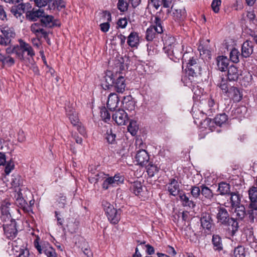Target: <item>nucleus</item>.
<instances>
[{
	"instance_id": "obj_1",
	"label": "nucleus",
	"mask_w": 257,
	"mask_h": 257,
	"mask_svg": "<svg viewBox=\"0 0 257 257\" xmlns=\"http://www.w3.org/2000/svg\"><path fill=\"white\" fill-rule=\"evenodd\" d=\"M233 209L234 210V212L237 219L243 220L244 219H246V220L249 222H254V219L257 215V210L250 208L249 204L246 209L243 204L233 207Z\"/></svg>"
},
{
	"instance_id": "obj_2",
	"label": "nucleus",
	"mask_w": 257,
	"mask_h": 257,
	"mask_svg": "<svg viewBox=\"0 0 257 257\" xmlns=\"http://www.w3.org/2000/svg\"><path fill=\"white\" fill-rule=\"evenodd\" d=\"M210 215L216 216L217 222L226 225L229 221V214L223 207H221L219 203L212 202L210 204Z\"/></svg>"
},
{
	"instance_id": "obj_3",
	"label": "nucleus",
	"mask_w": 257,
	"mask_h": 257,
	"mask_svg": "<svg viewBox=\"0 0 257 257\" xmlns=\"http://www.w3.org/2000/svg\"><path fill=\"white\" fill-rule=\"evenodd\" d=\"M102 205L110 223L117 224L120 220L121 210L115 209L112 205L106 201H103Z\"/></svg>"
},
{
	"instance_id": "obj_4",
	"label": "nucleus",
	"mask_w": 257,
	"mask_h": 257,
	"mask_svg": "<svg viewBox=\"0 0 257 257\" xmlns=\"http://www.w3.org/2000/svg\"><path fill=\"white\" fill-rule=\"evenodd\" d=\"M163 32L162 21L159 17H155L154 25L150 26L146 31V39L148 41H152L157 33L161 34Z\"/></svg>"
},
{
	"instance_id": "obj_5",
	"label": "nucleus",
	"mask_w": 257,
	"mask_h": 257,
	"mask_svg": "<svg viewBox=\"0 0 257 257\" xmlns=\"http://www.w3.org/2000/svg\"><path fill=\"white\" fill-rule=\"evenodd\" d=\"M19 45L14 49V52L19 59L21 60L24 59V54L25 52L27 53V55L31 57H33L35 56V52L29 44L22 39L19 40Z\"/></svg>"
},
{
	"instance_id": "obj_6",
	"label": "nucleus",
	"mask_w": 257,
	"mask_h": 257,
	"mask_svg": "<svg viewBox=\"0 0 257 257\" xmlns=\"http://www.w3.org/2000/svg\"><path fill=\"white\" fill-rule=\"evenodd\" d=\"M188 58L189 59L185 61L186 64V70L189 77V79L192 82V78L196 77L197 73L202 74V68L197 65L196 59H193V57H191L190 55L188 56Z\"/></svg>"
},
{
	"instance_id": "obj_7",
	"label": "nucleus",
	"mask_w": 257,
	"mask_h": 257,
	"mask_svg": "<svg viewBox=\"0 0 257 257\" xmlns=\"http://www.w3.org/2000/svg\"><path fill=\"white\" fill-rule=\"evenodd\" d=\"M39 238L38 237L34 240V244L35 248L40 254L44 253L48 257H57L55 249L48 242L39 243Z\"/></svg>"
},
{
	"instance_id": "obj_8",
	"label": "nucleus",
	"mask_w": 257,
	"mask_h": 257,
	"mask_svg": "<svg viewBox=\"0 0 257 257\" xmlns=\"http://www.w3.org/2000/svg\"><path fill=\"white\" fill-rule=\"evenodd\" d=\"M124 181V177L119 174H115L113 177H110L107 174L102 184V187L107 190L110 187H116L122 184Z\"/></svg>"
},
{
	"instance_id": "obj_9",
	"label": "nucleus",
	"mask_w": 257,
	"mask_h": 257,
	"mask_svg": "<svg viewBox=\"0 0 257 257\" xmlns=\"http://www.w3.org/2000/svg\"><path fill=\"white\" fill-rule=\"evenodd\" d=\"M166 54L169 57L170 59L174 61H176L177 60H178L182 58L183 68H184L185 61H186V59H187L188 56L191 54L189 53H186L182 55V52H181L180 46L179 44L176 46L175 47H173V48H172L170 51V52H167Z\"/></svg>"
},
{
	"instance_id": "obj_10",
	"label": "nucleus",
	"mask_w": 257,
	"mask_h": 257,
	"mask_svg": "<svg viewBox=\"0 0 257 257\" xmlns=\"http://www.w3.org/2000/svg\"><path fill=\"white\" fill-rule=\"evenodd\" d=\"M3 228L6 237L10 239H14L17 234L16 221H13L12 223H4Z\"/></svg>"
},
{
	"instance_id": "obj_11",
	"label": "nucleus",
	"mask_w": 257,
	"mask_h": 257,
	"mask_svg": "<svg viewBox=\"0 0 257 257\" xmlns=\"http://www.w3.org/2000/svg\"><path fill=\"white\" fill-rule=\"evenodd\" d=\"M30 30L37 37H43L45 39L48 37V33L44 30V26L40 22L32 24L30 27Z\"/></svg>"
},
{
	"instance_id": "obj_12",
	"label": "nucleus",
	"mask_w": 257,
	"mask_h": 257,
	"mask_svg": "<svg viewBox=\"0 0 257 257\" xmlns=\"http://www.w3.org/2000/svg\"><path fill=\"white\" fill-rule=\"evenodd\" d=\"M112 118L118 125H125L128 120L127 113L121 109H118L112 114Z\"/></svg>"
},
{
	"instance_id": "obj_13",
	"label": "nucleus",
	"mask_w": 257,
	"mask_h": 257,
	"mask_svg": "<svg viewBox=\"0 0 257 257\" xmlns=\"http://www.w3.org/2000/svg\"><path fill=\"white\" fill-rule=\"evenodd\" d=\"M136 160L139 165L144 166L149 162V156L145 150H140L137 152Z\"/></svg>"
},
{
	"instance_id": "obj_14",
	"label": "nucleus",
	"mask_w": 257,
	"mask_h": 257,
	"mask_svg": "<svg viewBox=\"0 0 257 257\" xmlns=\"http://www.w3.org/2000/svg\"><path fill=\"white\" fill-rule=\"evenodd\" d=\"M125 81L124 77L119 76L117 78H115L112 87H113L117 93H122L125 90L126 84Z\"/></svg>"
},
{
	"instance_id": "obj_15",
	"label": "nucleus",
	"mask_w": 257,
	"mask_h": 257,
	"mask_svg": "<svg viewBox=\"0 0 257 257\" xmlns=\"http://www.w3.org/2000/svg\"><path fill=\"white\" fill-rule=\"evenodd\" d=\"M66 113L71 123L73 125H77L79 123L77 113L75 111L74 108L70 105L66 107Z\"/></svg>"
},
{
	"instance_id": "obj_16",
	"label": "nucleus",
	"mask_w": 257,
	"mask_h": 257,
	"mask_svg": "<svg viewBox=\"0 0 257 257\" xmlns=\"http://www.w3.org/2000/svg\"><path fill=\"white\" fill-rule=\"evenodd\" d=\"M40 23L44 27L48 28H52L54 26H60L58 21L55 20L53 16L51 15L42 16L40 20Z\"/></svg>"
},
{
	"instance_id": "obj_17",
	"label": "nucleus",
	"mask_w": 257,
	"mask_h": 257,
	"mask_svg": "<svg viewBox=\"0 0 257 257\" xmlns=\"http://www.w3.org/2000/svg\"><path fill=\"white\" fill-rule=\"evenodd\" d=\"M253 50V43L247 40L242 45L241 56L244 58H247L252 53Z\"/></svg>"
},
{
	"instance_id": "obj_18",
	"label": "nucleus",
	"mask_w": 257,
	"mask_h": 257,
	"mask_svg": "<svg viewBox=\"0 0 257 257\" xmlns=\"http://www.w3.org/2000/svg\"><path fill=\"white\" fill-rule=\"evenodd\" d=\"M164 49L166 53L167 52H170V51L173 47L178 45L176 42L175 38L171 36H166L164 37Z\"/></svg>"
},
{
	"instance_id": "obj_19",
	"label": "nucleus",
	"mask_w": 257,
	"mask_h": 257,
	"mask_svg": "<svg viewBox=\"0 0 257 257\" xmlns=\"http://www.w3.org/2000/svg\"><path fill=\"white\" fill-rule=\"evenodd\" d=\"M119 99L115 93H111L108 96L107 107L111 111L114 110L117 107Z\"/></svg>"
},
{
	"instance_id": "obj_20",
	"label": "nucleus",
	"mask_w": 257,
	"mask_h": 257,
	"mask_svg": "<svg viewBox=\"0 0 257 257\" xmlns=\"http://www.w3.org/2000/svg\"><path fill=\"white\" fill-rule=\"evenodd\" d=\"M212 247L213 249L217 252L223 250V245L221 237L218 234H213L212 239Z\"/></svg>"
},
{
	"instance_id": "obj_21",
	"label": "nucleus",
	"mask_w": 257,
	"mask_h": 257,
	"mask_svg": "<svg viewBox=\"0 0 257 257\" xmlns=\"http://www.w3.org/2000/svg\"><path fill=\"white\" fill-rule=\"evenodd\" d=\"M228 96L230 97L234 102H238L242 98V94L240 90L236 87L232 86L229 88Z\"/></svg>"
},
{
	"instance_id": "obj_22",
	"label": "nucleus",
	"mask_w": 257,
	"mask_h": 257,
	"mask_svg": "<svg viewBox=\"0 0 257 257\" xmlns=\"http://www.w3.org/2000/svg\"><path fill=\"white\" fill-rule=\"evenodd\" d=\"M168 190L170 194L173 196H176L180 191L179 185L178 181L175 179L170 180V182L167 185Z\"/></svg>"
},
{
	"instance_id": "obj_23",
	"label": "nucleus",
	"mask_w": 257,
	"mask_h": 257,
	"mask_svg": "<svg viewBox=\"0 0 257 257\" xmlns=\"http://www.w3.org/2000/svg\"><path fill=\"white\" fill-rule=\"evenodd\" d=\"M240 73L238 68L234 65H230L228 68L227 77L229 81H236Z\"/></svg>"
},
{
	"instance_id": "obj_24",
	"label": "nucleus",
	"mask_w": 257,
	"mask_h": 257,
	"mask_svg": "<svg viewBox=\"0 0 257 257\" xmlns=\"http://www.w3.org/2000/svg\"><path fill=\"white\" fill-rule=\"evenodd\" d=\"M127 44L132 48H137L140 43L139 36L138 33L133 32L127 37Z\"/></svg>"
},
{
	"instance_id": "obj_25",
	"label": "nucleus",
	"mask_w": 257,
	"mask_h": 257,
	"mask_svg": "<svg viewBox=\"0 0 257 257\" xmlns=\"http://www.w3.org/2000/svg\"><path fill=\"white\" fill-rule=\"evenodd\" d=\"M229 59L225 56H218L216 59L217 69L221 71H225L229 65Z\"/></svg>"
},
{
	"instance_id": "obj_26",
	"label": "nucleus",
	"mask_w": 257,
	"mask_h": 257,
	"mask_svg": "<svg viewBox=\"0 0 257 257\" xmlns=\"http://www.w3.org/2000/svg\"><path fill=\"white\" fill-rule=\"evenodd\" d=\"M229 195H230V202L228 203V204H230V207L231 208H233V207L241 205V198L238 192H231Z\"/></svg>"
},
{
	"instance_id": "obj_27",
	"label": "nucleus",
	"mask_w": 257,
	"mask_h": 257,
	"mask_svg": "<svg viewBox=\"0 0 257 257\" xmlns=\"http://www.w3.org/2000/svg\"><path fill=\"white\" fill-rule=\"evenodd\" d=\"M115 78L113 75L110 71L106 73L104 77V81L102 83V86L103 89H109L110 87H112Z\"/></svg>"
},
{
	"instance_id": "obj_28",
	"label": "nucleus",
	"mask_w": 257,
	"mask_h": 257,
	"mask_svg": "<svg viewBox=\"0 0 257 257\" xmlns=\"http://www.w3.org/2000/svg\"><path fill=\"white\" fill-rule=\"evenodd\" d=\"M122 103L123 107L128 111H131L135 109V102L131 96L124 97Z\"/></svg>"
},
{
	"instance_id": "obj_29",
	"label": "nucleus",
	"mask_w": 257,
	"mask_h": 257,
	"mask_svg": "<svg viewBox=\"0 0 257 257\" xmlns=\"http://www.w3.org/2000/svg\"><path fill=\"white\" fill-rule=\"evenodd\" d=\"M44 13V10L40 9L36 11L33 10L30 12L27 13L26 17L27 19L30 21H36L38 18L42 17Z\"/></svg>"
},
{
	"instance_id": "obj_30",
	"label": "nucleus",
	"mask_w": 257,
	"mask_h": 257,
	"mask_svg": "<svg viewBox=\"0 0 257 257\" xmlns=\"http://www.w3.org/2000/svg\"><path fill=\"white\" fill-rule=\"evenodd\" d=\"M15 63V59L10 56H4L2 54V58L0 61V69L3 68L5 65L11 67Z\"/></svg>"
},
{
	"instance_id": "obj_31",
	"label": "nucleus",
	"mask_w": 257,
	"mask_h": 257,
	"mask_svg": "<svg viewBox=\"0 0 257 257\" xmlns=\"http://www.w3.org/2000/svg\"><path fill=\"white\" fill-rule=\"evenodd\" d=\"M172 15L176 21H181L186 17V11L184 8L174 9Z\"/></svg>"
},
{
	"instance_id": "obj_32",
	"label": "nucleus",
	"mask_w": 257,
	"mask_h": 257,
	"mask_svg": "<svg viewBox=\"0 0 257 257\" xmlns=\"http://www.w3.org/2000/svg\"><path fill=\"white\" fill-rule=\"evenodd\" d=\"M104 16L107 18V22L102 23L100 25V28L101 31L103 32H107L108 31L110 28V24L109 22L111 20V14L108 11L103 12Z\"/></svg>"
},
{
	"instance_id": "obj_33",
	"label": "nucleus",
	"mask_w": 257,
	"mask_h": 257,
	"mask_svg": "<svg viewBox=\"0 0 257 257\" xmlns=\"http://www.w3.org/2000/svg\"><path fill=\"white\" fill-rule=\"evenodd\" d=\"M227 120V115L225 113L220 114L215 117L212 120L210 118V124L215 123L217 125L221 126L222 124L224 123Z\"/></svg>"
},
{
	"instance_id": "obj_34",
	"label": "nucleus",
	"mask_w": 257,
	"mask_h": 257,
	"mask_svg": "<svg viewBox=\"0 0 257 257\" xmlns=\"http://www.w3.org/2000/svg\"><path fill=\"white\" fill-rule=\"evenodd\" d=\"M179 198L183 206L192 208L195 206L194 202L190 200L185 193H180Z\"/></svg>"
},
{
	"instance_id": "obj_35",
	"label": "nucleus",
	"mask_w": 257,
	"mask_h": 257,
	"mask_svg": "<svg viewBox=\"0 0 257 257\" xmlns=\"http://www.w3.org/2000/svg\"><path fill=\"white\" fill-rule=\"evenodd\" d=\"M230 186L228 183L221 182L218 184V191L220 195H224L229 194Z\"/></svg>"
},
{
	"instance_id": "obj_36",
	"label": "nucleus",
	"mask_w": 257,
	"mask_h": 257,
	"mask_svg": "<svg viewBox=\"0 0 257 257\" xmlns=\"http://www.w3.org/2000/svg\"><path fill=\"white\" fill-rule=\"evenodd\" d=\"M131 190L137 196L141 195L143 190V186L140 181H135L132 183Z\"/></svg>"
},
{
	"instance_id": "obj_37",
	"label": "nucleus",
	"mask_w": 257,
	"mask_h": 257,
	"mask_svg": "<svg viewBox=\"0 0 257 257\" xmlns=\"http://www.w3.org/2000/svg\"><path fill=\"white\" fill-rule=\"evenodd\" d=\"M15 197V203L16 205L25 210L27 207V203L24 198L22 197V194L21 193H18L17 196H16Z\"/></svg>"
},
{
	"instance_id": "obj_38",
	"label": "nucleus",
	"mask_w": 257,
	"mask_h": 257,
	"mask_svg": "<svg viewBox=\"0 0 257 257\" xmlns=\"http://www.w3.org/2000/svg\"><path fill=\"white\" fill-rule=\"evenodd\" d=\"M200 52V57L203 60L207 61L209 59V50L207 46H205L203 44H200L198 48Z\"/></svg>"
},
{
	"instance_id": "obj_39",
	"label": "nucleus",
	"mask_w": 257,
	"mask_h": 257,
	"mask_svg": "<svg viewBox=\"0 0 257 257\" xmlns=\"http://www.w3.org/2000/svg\"><path fill=\"white\" fill-rule=\"evenodd\" d=\"M239 57L241 56L239 51L236 48L232 49L229 54L230 60L233 63H237L239 61Z\"/></svg>"
},
{
	"instance_id": "obj_40",
	"label": "nucleus",
	"mask_w": 257,
	"mask_h": 257,
	"mask_svg": "<svg viewBox=\"0 0 257 257\" xmlns=\"http://www.w3.org/2000/svg\"><path fill=\"white\" fill-rule=\"evenodd\" d=\"M2 32L6 40H9L10 43L11 41V38H14L15 36V33L13 30L9 28H4L2 30Z\"/></svg>"
},
{
	"instance_id": "obj_41",
	"label": "nucleus",
	"mask_w": 257,
	"mask_h": 257,
	"mask_svg": "<svg viewBox=\"0 0 257 257\" xmlns=\"http://www.w3.org/2000/svg\"><path fill=\"white\" fill-rule=\"evenodd\" d=\"M50 3H52V5L50 7V9H55L57 8L58 10H60L61 9L64 8L65 7V4L63 0H52V2H49Z\"/></svg>"
},
{
	"instance_id": "obj_42",
	"label": "nucleus",
	"mask_w": 257,
	"mask_h": 257,
	"mask_svg": "<svg viewBox=\"0 0 257 257\" xmlns=\"http://www.w3.org/2000/svg\"><path fill=\"white\" fill-rule=\"evenodd\" d=\"M234 257H245V252L244 247L241 245H238L234 249Z\"/></svg>"
},
{
	"instance_id": "obj_43",
	"label": "nucleus",
	"mask_w": 257,
	"mask_h": 257,
	"mask_svg": "<svg viewBox=\"0 0 257 257\" xmlns=\"http://www.w3.org/2000/svg\"><path fill=\"white\" fill-rule=\"evenodd\" d=\"M227 225H230L231 226V231L232 234H235L239 227L238 223L236 220L232 217L229 218V221L227 222Z\"/></svg>"
},
{
	"instance_id": "obj_44",
	"label": "nucleus",
	"mask_w": 257,
	"mask_h": 257,
	"mask_svg": "<svg viewBox=\"0 0 257 257\" xmlns=\"http://www.w3.org/2000/svg\"><path fill=\"white\" fill-rule=\"evenodd\" d=\"M127 130L132 135H135L138 130L137 122L135 120H131L127 127Z\"/></svg>"
},
{
	"instance_id": "obj_45",
	"label": "nucleus",
	"mask_w": 257,
	"mask_h": 257,
	"mask_svg": "<svg viewBox=\"0 0 257 257\" xmlns=\"http://www.w3.org/2000/svg\"><path fill=\"white\" fill-rule=\"evenodd\" d=\"M1 218L4 223H12L13 221H15L12 218L10 212H2Z\"/></svg>"
},
{
	"instance_id": "obj_46",
	"label": "nucleus",
	"mask_w": 257,
	"mask_h": 257,
	"mask_svg": "<svg viewBox=\"0 0 257 257\" xmlns=\"http://www.w3.org/2000/svg\"><path fill=\"white\" fill-rule=\"evenodd\" d=\"M115 138L116 135L112 133L111 130L107 131L106 139L109 144H114L116 142Z\"/></svg>"
},
{
	"instance_id": "obj_47",
	"label": "nucleus",
	"mask_w": 257,
	"mask_h": 257,
	"mask_svg": "<svg viewBox=\"0 0 257 257\" xmlns=\"http://www.w3.org/2000/svg\"><path fill=\"white\" fill-rule=\"evenodd\" d=\"M11 203L9 200H4L2 202L1 209V212H10Z\"/></svg>"
},
{
	"instance_id": "obj_48",
	"label": "nucleus",
	"mask_w": 257,
	"mask_h": 257,
	"mask_svg": "<svg viewBox=\"0 0 257 257\" xmlns=\"http://www.w3.org/2000/svg\"><path fill=\"white\" fill-rule=\"evenodd\" d=\"M117 6L120 12H124L127 10L128 4L125 0H118Z\"/></svg>"
},
{
	"instance_id": "obj_49",
	"label": "nucleus",
	"mask_w": 257,
	"mask_h": 257,
	"mask_svg": "<svg viewBox=\"0 0 257 257\" xmlns=\"http://www.w3.org/2000/svg\"><path fill=\"white\" fill-rule=\"evenodd\" d=\"M11 12L17 18H20L23 14L19 5L12 7Z\"/></svg>"
},
{
	"instance_id": "obj_50",
	"label": "nucleus",
	"mask_w": 257,
	"mask_h": 257,
	"mask_svg": "<svg viewBox=\"0 0 257 257\" xmlns=\"http://www.w3.org/2000/svg\"><path fill=\"white\" fill-rule=\"evenodd\" d=\"M5 165V173L6 175H9L14 169V163L12 160H10L7 163H6Z\"/></svg>"
},
{
	"instance_id": "obj_51",
	"label": "nucleus",
	"mask_w": 257,
	"mask_h": 257,
	"mask_svg": "<svg viewBox=\"0 0 257 257\" xmlns=\"http://www.w3.org/2000/svg\"><path fill=\"white\" fill-rule=\"evenodd\" d=\"M18 5L23 13H26V14H27V13L30 12L32 9V6L29 3H21Z\"/></svg>"
},
{
	"instance_id": "obj_52",
	"label": "nucleus",
	"mask_w": 257,
	"mask_h": 257,
	"mask_svg": "<svg viewBox=\"0 0 257 257\" xmlns=\"http://www.w3.org/2000/svg\"><path fill=\"white\" fill-rule=\"evenodd\" d=\"M100 116L102 119H103L106 122L110 120V114L108 112V111L106 110V109L105 107H103L101 109Z\"/></svg>"
},
{
	"instance_id": "obj_53",
	"label": "nucleus",
	"mask_w": 257,
	"mask_h": 257,
	"mask_svg": "<svg viewBox=\"0 0 257 257\" xmlns=\"http://www.w3.org/2000/svg\"><path fill=\"white\" fill-rule=\"evenodd\" d=\"M221 4V0H213L211 4V8L214 13H218Z\"/></svg>"
},
{
	"instance_id": "obj_54",
	"label": "nucleus",
	"mask_w": 257,
	"mask_h": 257,
	"mask_svg": "<svg viewBox=\"0 0 257 257\" xmlns=\"http://www.w3.org/2000/svg\"><path fill=\"white\" fill-rule=\"evenodd\" d=\"M31 2H34L35 5L39 8H42L46 6L48 3L50 2L49 0H30Z\"/></svg>"
},
{
	"instance_id": "obj_55",
	"label": "nucleus",
	"mask_w": 257,
	"mask_h": 257,
	"mask_svg": "<svg viewBox=\"0 0 257 257\" xmlns=\"http://www.w3.org/2000/svg\"><path fill=\"white\" fill-rule=\"evenodd\" d=\"M20 177L19 175H12L11 180V184L12 186L16 187L20 185Z\"/></svg>"
},
{
	"instance_id": "obj_56",
	"label": "nucleus",
	"mask_w": 257,
	"mask_h": 257,
	"mask_svg": "<svg viewBox=\"0 0 257 257\" xmlns=\"http://www.w3.org/2000/svg\"><path fill=\"white\" fill-rule=\"evenodd\" d=\"M13 249H15V248L20 247L25 248L24 246V243L21 239L18 238V239L15 240L12 243Z\"/></svg>"
},
{
	"instance_id": "obj_57",
	"label": "nucleus",
	"mask_w": 257,
	"mask_h": 257,
	"mask_svg": "<svg viewBox=\"0 0 257 257\" xmlns=\"http://www.w3.org/2000/svg\"><path fill=\"white\" fill-rule=\"evenodd\" d=\"M200 189L197 186H192L191 190V193L194 198H197L200 194Z\"/></svg>"
},
{
	"instance_id": "obj_58",
	"label": "nucleus",
	"mask_w": 257,
	"mask_h": 257,
	"mask_svg": "<svg viewBox=\"0 0 257 257\" xmlns=\"http://www.w3.org/2000/svg\"><path fill=\"white\" fill-rule=\"evenodd\" d=\"M18 257H30V253L28 249L20 247V253Z\"/></svg>"
},
{
	"instance_id": "obj_59",
	"label": "nucleus",
	"mask_w": 257,
	"mask_h": 257,
	"mask_svg": "<svg viewBox=\"0 0 257 257\" xmlns=\"http://www.w3.org/2000/svg\"><path fill=\"white\" fill-rule=\"evenodd\" d=\"M58 206L60 208H64L66 204V198L65 196H62L60 197L58 200Z\"/></svg>"
},
{
	"instance_id": "obj_60",
	"label": "nucleus",
	"mask_w": 257,
	"mask_h": 257,
	"mask_svg": "<svg viewBox=\"0 0 257 257\" xmlns=\"http://www.w3.org/2000/svg\"><path fill=\"white\" fill-rule=\"evenodd\" d=\"M107 174H104L103 172H100L97 173L96 174L94 175L95 176V178L96 179V181H104L105 178L106 177Z\"/></svg>"
},
{
	"instance_id": "obj_61",
	"label": "nucleus",
	"mask_w": 257,
	"mask_h": 257,
	"mask_svg": "<svg viewBox=\"0 0 257 257\" xmlns=\"http://www.w3.org/2000/svg\"><path fill=\"white\" fill-rule=\"evenodd\" d=\"M210 110L211 112H215L216 110L218 109V103H215L214 100L212 99H210Z\"/></svg>"
},
{
	"instance_id": "obj_62",
	"label": "nucleus",
	"mask_w": 257,
	"mask_h": 257,
	"mask_svg": "<svg viewBox=\"0 0 257 257\" xmlns=\"http://www.w3.org/2000/svg\"><path fill=\"white\" fill-rule=\"evenodd\" d=\"M201 187V191L200 193L206 198H208L209 197V188L204 185H202Z\"/></svg>"
},
{
	"instance_id": "obj_63",
	"label": "nucleus",
	"mask_w": 257,
	"mask_h": 257,
	"mask_svg": "<svg viewBox=\"0 0 257 257\" xmlns=\"http://www.w3.org/2000/svg\"><path fill=\"white\" fill-rule=\"evenodd\" d=\"M117 25L121 28H125L127 24V21L126 18L119 19L117 23Z\"/></svg>"
},
{
	"instance_id": "obj_64",
	"label": "nucleus",
	"mask_w": 257,
	"mask_h": 257,
	"mask_svg": "<svg viewBox=\"0 0 257 257\" xmlns=\"http://www.w3.org/2000/svg\"><path fill=\"white\" fill-rule=\"evenodd\" d=\"M201 225L204 228L209 229V222L206 216H203L201 219Z\"/></svg>"
}]
</instances>
